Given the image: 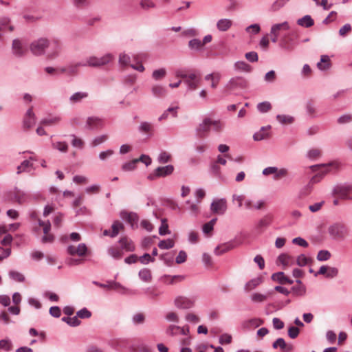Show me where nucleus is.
Wrapping results in <instances>:
<instances>
[{"mask_svg": "<svg viewBox=\"0 0 352 352\" xmlns=\"http://www.w3.org/2000/svg\"><path fill=\"white\" fill-rule=\"evenodd\" d=\"M337 167H338V165L335 162H331V163L327 164H320V165L312 166L311 167L312 170L318 171V173L315 175L311 179L309 183L308 184V185L307 186H305L302 189L301 193L305 196L308 195L311 192V187L314 184H316V183L319 182L322 179V178L324 177V175H325L326 174L329 173L332 168H337Z\"/></svg>", "mask_w": 352, "mask_h": 352, "instance_id": "nucleus-1", "label": "nucleus"}, {"mask_svg": "<svg viewBox=\"0 0 352 352\" xmlns=\"http://www.w3.org/2000/svg\"><path fill=\"white\" fill-rule=\"evenodd\" d=\"M176 76L184 79L188 89L190 90H195L199 86L200 77L195 73L191 72L186 74L182 71H177L176 72Z\"/></svg>", "mask_w": 352, "mask_h": 352, "instance_id": "nucleus-2", "label": "nucleus"}, {"mask_svg": "<svg viewBox=\"0 0 352 352\" xmlns=\"http://www.w3.org/2000/svg\"><path fill=\"white\" fill-rule=\"evenodd\" d=\"M219 123L211 118H205L197 129V135L200 138L205 137L211 129L218 130Z\"/></svg>", "mask_w": 352, "mask_h": 352, "instance_id": "nucleus-3", "label": "nucleus"}, {"mask_svg": "<svg viewBox=\"0 0 352 352\" xmlns=\"http://www.w3.org/2000/svg\"><path fill=\"white\" fill-rule=\"evenodd\" d=\"M50 41L45 38H41L33 41L30 46V51L36 56L43 54L45 50L49 47Z\"/></svg>", "mask_w": 352, "mask_h": 352, "instance_id": "nucleus-4", "label": "nucleus"}, {"mask_svg": "<svg viewBox=\"0 0 352 352\" xmlns=\"http://www.w3.org/2000/svg\"><path fill=\"white\" fill-rule=\"evenodd\" d=\"M113 57L111 54H107L101 58L90 56L87 58L86 63H83L85 64V66L100 67L109 63L113 60Z\"/></svg>", "mask_w": 352, "mask_h": 352, "instance_id": "nucleus-5", "label": "nucleus"}, {"mask_svg": "<svg viewBox=\"0 0 352 352\" xmlns=\"http://www.w3.org/2000/svg\"><path fill=\"white\" fill-rule=\"evenodd\" d=\"M329 233L336 239H344L348 234L346 226L341 223H336L329 226Z\"/></svg>", "mask_w": 352, "mask_h": 352, "instance_id": "nucleus-6", "label": "nucleus"}, {"mask_svg": "<svg viewBox=\"0 0 352 352\" xmlns=\"http://www.w3.org/2000/svg\"><path fill=\"white\" fill-rule=\"evenodd\" d=\"M38 225L43 229L44 236L42 238V242L43 243H52L54 240V236L50 233L51 230V223L49 221H43L41 219L38 220Z\"/></svg>", "mask_w": 352, "mask_h": 352, "instance_id": "nucleus-7", "label": "nucleus"}, {"mask_svg": "<svg viewBox=\"0 0 352 352\" xmlns=\"http://www.w3.org/2000/svg\"><path fill=\"white\" fill-rule=\"evenodd\" d=\"M173 170L174 167L172 165L158 167L153 171V173H151L148 176V179L150 180H154L158 177H166L172 174Z\"/></svg>", "mask_w": 352, "mask_h": 352, "instance_id": "nucleus-8", "label": "nucleus"}, {"mask_svg": "<svg viewBox=\"0 0 352 352\" xmlns=\"http://www.w3.org/2000/svg\"><path fill=\"white\" fill-rule=\"evenodd\" d=\"M333 194L342 199H352V186H338L334 188Z\"/></svg>", "mask_w": 352, "mask_h": 352, "instance_id": "nucleus-9", "label": "nucleus"}, {"mask_svg": "<svg viewBox=\"0 0 352 352\" xmlns=\"http://www.w3.org/2000/svg\"><path fill=\"white\" fill-rule=\"evenodd\" d=\"M212 36L206 35L203 41L197 38L192 39L188 43V47L192 50H201L204 48V45L212 41Z\"/></svg>", "mask_w": 352, "mask_h": 352, "instance_id": "nucleus-10", "label": "nucleus"}, {"mask_svg": "<svg viewBox=\"0 0 352 352\" xmlns=\"http://www.w3.org/2000/svg\"><path fill=\"white\" fill-rule=\"evenodd\" d=\"M67 251L71 256H83L87 253V248L85 243H80L78 246H68Z\"/></svg>", "mask_w": 352, "mask_h": 352, "instance_id": "nucleus-11", "label": "nucleus"}, {"mask_svg": "<svg viewBox=\"0 0 352 352\" xmlns=\"http://www.w3.org/2000/svg\"><path fill=\"white\" fill-rule=\"evenodd\" d=\"M36 116L33 112L32 107L27 111L23 120V128L25 130L31 129L36 123Z\"/></svg>", "mask_w": 352, "mask_h": 352, "instance_id": "nucleus-12", "label": "nucleus"}, {"mask_svg": "<svg viewBox=\"0 0 352 352\" xmlns=\"http://www.w3.org/2000/svg\"><path fill=\"white\" fill-rule=\"evenodd\" d=\"M195 301L192 299L185 296H178L175 300V305L179 309H189L194 305Z\"/></svg>", "mask_w": 352, "mask_h": 352, "instance_id": "nucleus-13", "label": "nucleus"}, {"mask_svg": "<svg viewBox=\"0 0 352 352\" xmlns=\"http://www.w3.org/2000/svg\"><path fill=\"white\" fill-rule=\"evenodd\" d=\"M338 273V269L323 265L320 268L319 271L315 274V276H316L318 274H322L327 278H333L337 276Z\"/></svg>", "mask_w": 352, "mask_h": 352, "instance_id": "nucleus-14", "label": "nucleus"}, {"mask_svg": "<svg viewBox=\"0 0 352 352\" xmlns=\"http://www.w3.org/2000/svg\"><path fill=\"white\" fill-rule=\"evenodd\" d=\"M52 52H49V54H47V58L49 59H54L56 57H57L60 54L62 49V45L60 41L58 39H54L52 41Z\"/></svg>", "mask_w": 352, "mask_h": 352, "instance_id": "nucleus-15", "label": "nucleus"}, {"mask_svg": "<svg viewBox=\"0 0 352 352\" xmlns=\"http://www.w3.org/2000/svg\"><path fill=\"white\" fill-rule=\"evenodd\" d=\"M119 243L121 246L122 250L126 252H133L135 250V245L133 242L127 236L121 237L119 240Z\"/></svg>", "mask_w": 352, "mask_h": 352, "instance_id": "nucleus-16", "label": "nucleus"}, {"mask_svg": "<svg viewBox=\"0 0 352 352\" xmlns=\"http://www.w3.org/2000/svg\"><path fill=\"white\" fill-rule=\"evenodd\" d=\"M146 54H139L133 56L134 60L137 62L135 64L130 65L132 68L139 72H144V67L142 64V61L146 59Z\"/></svg>", "mask_w": 352, "mask_h": 352, "instance_id": "nucleus-17", "label": "nucleus"}, {"mask_svg": "<svg viewBox=\"0 0 352 352\" xmlns=\"http://www.w3.org/2000/svg\"><path fill=\"white\" fill-rule=\"evenodd\" d=\"M272 279L274 281L278 282L280 284L292 285L293 283V280L285 276V274L282 272L273 274L272 276Z\"/></svg>", "mask_w": 352, "mask_h": 352, "instance_id": "nucleus-18", "label": "nucleus"}, {"mask_svg": "<svg viewBox=\"0 0 352 352\" xmlns=\"http://www.w3.org/2000/svg\"><path fill=\"white\" fill-rule=\"evenodd\" d=\"M86 126L90 129H98L102 126V120L98 117H89L87 120Z\"/></svg>", "mask_w": 352, "mask_h": 352, "instance_id": "nucleus-19", "label": "nucleus"}, {"mask_svg": "<svg viewBox=\"0 0 352 352\" xmlns=\"http://www.w3.org/2000/svg\"><path fill=\"white\" fill-rule=\"evenodd\" d=\"M263 324V320L259 318H252L244 321L242 324L243 328L245 329H255Z\"/></svg>", "mask_w": 352, "mask_h": 352, "instance_id": "nucleus-20", "label": "nucleus"}, {"mask_svg": "<svg viewBox=\"0 0 352 352\" xmlns=\"http://www.w3.org/2000/svg\"><path fill=\"white\" fill-rule=\"evenodd\" d=\"M270 128V126L262 127L259 131L254 133L253 136L254 140L255 141H260L267 138L269 137V130Z\"/></svg>", "mask_w": 352, "mask_h": 352, "instance_id": "nucleus-21", "label": "nucleus"}, {"mask_svg": "<svg viewBox=\"0 0 352 352\" xmlns=\"http://www.w3.org/2000/svg\"><path fill=\"white\" fill-rule=\"evenodd\" d=\"M12 50L14 54L18 56H23L25 52V50L23 47L21 42L17 39L13 41Z\"/></svg>", "mask_w": 352, "mask_h": 352, "instance_id": "nucleus-22", "label": "nucleus"}, {"mask_svg": "<svg viewBox=\"0 0 352 352\" xmlns=\"http://www.w3.org/2000/svg\"><path fill=\"white\" fill-rule=\"evenodd\" d=\"M278 261L283 265L288 267L294 264V258L287 254H281L278 257Z\"/></svg>", "mask_w": 352, "mask_h": 352, "instance_id": "nucleus-23", "label": "nucleus"}, {"mask_svg": "<svg viewBox=\"0 0 352 352\" xmlns=\"http://www.w3.org/2000/svg\"><path fill=\"white\" fill-rule=\"evenodd\" d=\"M217 219H213L208 223H206L202 226V230L204 234L207 236H210L212 235L213 228L215 223H217Z\"/></svg>", "mask_w": 352, "mask_h": 352, "instance_id": "nucleus-24", "label": "nucleus"}, {"mask_svg": "<svg viewBox=\"0 0 352 352\" xmlns=\"http://www.w3.org/2000/svg\"><path fill=\"white\" fill-rule=\"evenodd\" d=\"M121 217L124 220L130 223L131 226H133L138 221V216L135 213L122 212Z\"/></svg>", "mask_w": 352, "mask_h": 352, "instance_id": "nucleus-25", "label": "nucleus"}, {"mask_svg": "<svg viewBox=\"0 0 352 352\" xmlns=\"http://www.w3.org/2000/svg\"><path fill=\"white\" fill-rule=\"evenodd\" d=\"M85 67V64L82 62L76 63L74 64H70L67 66V75L75 76L78 73V67Z\"/></svg>", "mask_w": 352, "mask_h": 352, "instance_id": "nucleus-26", "label": "nucleus"}, {"mask_svg": "<svg viewBox=\"0 0 352 352\" xmlns=\"http://www.w3.org/2000/svg\"><path fill=\"white\" fill-rule=\"evenodd\" d=\"M331 63L330 58L327 55H322L320 58V61L318 63L317 67L320 70H325L330 67Z\"/></svg>", "mask_w": 352, "mask_h": 352, "instance_id": "nucleus-27", "label": "nucleus"}, {"mask_svg": "<svg viewBox=\"0 0 352 352\" xmlns=\"http://www.w3.org/2000/svg\"><path fill=\"white\" fill-rule=\"evenodd\" d=\"M111 237H116L120 231L124 230V226L122 223L119 221H115L111 226Z\"/></svg>", "mask_w": 352, "mask_h": 352, "instance_id": "nucleus-28", "label": "nucleus"}, {"mask_svg": "<svg viewBox=\"0 0 352 352\" xmlns=\"http://www.w3.org/2000/svg\"><path fill=\"white\" fill-rule=\"evenodd\" d=\"M289 29V25L287 22H283L281 23H278L274 25L271 28V34H278L279 35V32L282 30H287Z\"/></svg>", "mask_w": 352, "mask_h": 352, "instance_id": "nucleus-29", "label": "nucleus"}, {"mask_svg": "<svg viewBox=\"0 0 352 352\" xmlns=\"http://www.w3.org/2000/svg\"><path fill=\"white\" fill-rule=\"evenodd\" d=\"M274 220V216L272 214H267L258 223V228H263L270 226Z\"/></svg>", "mask_w": 352, "mask_h": 352, "instance_id": "nucleus-30", "label": "nucleus"}, {"mask_svg": "<svg viewBox=\"0 0 352 352\" xmlns=\"http://www.w3.org/2000/svg\"><path fill=\"white\" fill-rule=\"evenodd\" d=\"M61 120L60 116H54L48 118H45L40 122L41 125L52 126L58 124Z\"/></svg>", "mask_w": 352, "mask_h": 352, "instance_id": "nucleus-31", "label": "nucleus"}, {"mask_svg": "<svg viewBox=\"0 0 352 352\" xmlns=\"http://www.w3.org/2000/svg\"><path fill=\"white\" fill-rule=\"evenodd\" d=\"M297 285L292 287V291L294 294L297 296H303L306 292L305 286L302 283L300 280H296Z\"/></svg>", "mask_w": 352, "mask_h": 352, "instance_id": "nucleus-32", "label": "nucleus"}, {"mask_svg": "<svg viewBox=\"0 0 352 352\" xmlns=\"http://www.w3.org/2000/svg\"><path fill=\"white\" fill-rule=\"evenodd\" d=\"M108 253L115 259H120L123 256L122 249L118 247H110L108 249Z\"/></svg>", "mask_w": 352, "mask_h": 352, "instance_id": "nucleus-33", "label": "nucleus"}, {"mask_svg": "<svg viewBox=\"0 0 352 352\" xmlns=\"http://www.w3.org/2000/svg\"><path fill=\"white\" fill-rule=\"evenodd\" d=\"M297 23L300 26L309 28L314 25V22L309 15H306L302 18L299 19L297 21Z\"/></svg>", "mask_w": 352, "mask_h": 352, "instance_id": "nucleus-34", "label": "nucleus"}, {"mask_svg": "<svg viewBox=\"0 0 352 352\" xmlns=\"http://www.w3.org/2000/svg\"><path fill=\"white\" fill-rule=\"evenodd\" d=\"M87 96L88 94L87 92H76L69 98V100L72 103L74 104L80 102Z\"/></svg>", "mask_w": 352, "mask_h": 352, "instance_id": "nucleus-35", "label": "nucleus"}, {"mask_svg": "<svg viewBox=\"0 0 352 352\" xmlns=\"http://www.w3.org/2000/svg\"><path fill=\"white\" fill-rule=\"evenodd\" d=\"M178 107H170L168 108L166 111H165L162 115L159 118V120L160 121H162V120H166L168 117V115H170V113L172 115V116L173 118H175L177 117V110Z\"/></svg>", "mask_w": 352, "mask_h": 352, "instance_id": "nucleus-36", "label": "nucleus"}, {"mask_svg": "<svg viewBox=\"0 0 352 352\" xmlns=\"http://www.w3.org/2000/svg\"><path fill=\"white\" fill-rule=\"evenodd\" d=\"M152 93L156 97H164L166 94V90L164 87L157 85L152 87Z\"/></svg>", "mask_w": 352, "mask_h": 352, "instance_id": "nucleus-37", "label": "nucleus"}, {"mask_svg": "<svg viewBox=\"0 0 352 352\" xmlns=\"http://www.w3.org/2000/svg\"><path fill=\"white\" fill-rule=\"evenodd\" d=\"M140 278L144 282H151L152 279L151 272L148 269H142L139 272Z\"/></svg>", "mask_w": 352, "mask_h": 352, "instance_id": "nucleus-38", "label": "nucleus"}, {"mask_svg": "<svg viewBox=\"0 0 352 352\" xmlns=\"http://www.w3.org/2000/svg\"><path fill=\"white\" fill-rule=\"evenodd\" d=\"M234 67L237 70H240L245 72H250L252 67L250 65L247 64L244 61H238L234 64Z\"/></svg>", "mask_w": 352, "mask_h": 352, "instance_id": "nucleus-39", "label": "nucleus"}, {"mask_svg": "<svg viewBox=\"0 0 352 352\" xmlns=\"http://www.w3.org/2000/svg\"><path fill=\"white\" fill-rule=\"evenodd\" d=\"M295 36V34H288L285 35L281 40V45L283 47L287 49H292V46L290 41L292 40V37Z\"/></svg>", "mask_w": 352, "mask_h": 352, "instance_id": "nucleus-40", "label": "nucleus"}, {"mask_svg": "<svg viewBox=\"0 0 352 352\" xmlns=\"http://www.w3.org/2000/svg\"><path fill=\"white\" fill-rule=\"evenodd\" d=\"M175 245V242L173 239H167L160 241L158 247L160 249L168 250L172 248Z\"/></svg>", "mask_w": 352, "mask_h": 352, "instance_id": "nucleus-41", "label": "nucleus"}, {"mask_svg": "<svg viewBox=\"0 0 352 352\" xmlns=\"http://www.w3.org/2000/svg\"><path fill=\"white\" fill-rule=\"evenodd\" d=\"M276 119L283 124H289L294 122V118L287 115H278Z\"/></svg>", "mask_w": 352, "mask_h": 352, "instance_id": "nucleus-42", "label": "nucleus"}, {"mask_svg": "<svg viewBox=\"0 0 352 352\" xmlns=\"http://www.w3.org/2000/svg\"><path fill=\"white\" fill-rule=\"evenodd\" d=\"M9 276L12 280L17 282H23L25 280L24 276L17 271L11 270L9 272Z\"/></svg>", "mask_w": 352, "mask_h": 352, "instance_id": "nucleus-43", "label": "nucleus"}, {"mask_svg": "<svg viewBox=\"0 0 352 352\" xmlns=\"http://www.w3.org/2000/svg\"><path fill=\"white\" fill-rule=\"evenodd\" d=\"M138 164V160L134 159L129 162L124 164L122 166V169L124 171H131L136 168V165Z\"/></svg>", "mask_w": 352, "mask_h": 352, "instance_id": "nucleus-44", "label": "nucleus"}, {"mask_svg": "<svg viewBox=\"0 0 352 352\" xmlns=\"http://www.w3.org/2000/svg\"><path fill=\"white\" fill-rule=\"evenodd\" d=\"M166 75V71L165 69L162 68L160 69L155 70L152 74V77L156 80L162 79Z\"/></svg>", "mask_w": 352, "mask_h": 352, "instance_id": "nucleus-45", "label": "nucleus"}, {"mask_svg": "<svg viewBox=\"0 0 352 352\" xmlns=\"http://www.w3.org/2000/svg\"><path fill=\"white\" fill-rule=\"evenodd\" d=\"M14 199L19 204H22L25 200V195L23 192L16 190L14 192Z\"/></svg>", "mask_w": 352, "mask_h": 352, "instance_id": "nucleus-46", "label": "nucleus"}, {"mask_svg": "<svg viewBox=\"0 0 352 352\" xmlns=\"http://www.w3.org/2000/svg\"><path fill=\"white\" fill-rule=\"evenodd\" d=\"M32 166V164L30 163L29 160H24L19 166H18L17 174H21V173L28 170V168Z\"/></svg>", "mask_w": 352, "mask_h": 352, "instance_id": "nucleus-47", "label": "nucleus"}, {"mask_svg": "<svg viewBox=\"0 0 352 352\" xmlns=\"http://www.w3.org/2000/svg\"><path fill=\"white\" fill-rule=\"evenodd\" d=\"M140 5L142 9L146 10L155 7V4L152 0H141Z\"/></svg>", "mask_w": 352, "mask_h": 352, "instance_id": "nucleus-48", "label": "nucleus"}, {"mask_svg": "<svg viewBox=\"0 0 352 352\" xmlns=\"http://www.w3.org/2000/svg\"><path fill=\"white\" fill-rule=\"evenodd\" d=\"M261 283V278H260L252 279L246 284V286H245L246 289L248 291H250V290L254 289Z\"/></svg>", "mask_w": 352, "mask_h": 352, "instance_id": "nucleus-49", "label": "nucleus"}, {"mask_svg": "<svg viewBox=\"0 0 352 352\" xmlns=\"http://www.w3.org/2000/svg\"><path fill=\"white\" fill-rule=\"evenodd\" d=\"M320 156L321 151L319 148H312L307 153V157L311 160H316Z\"/></svg>", "mask_w": 352, "mask_h": 352, "instance_id": "nucleus-50", "label": "nucleus"}, {"mask_svg": "<svg viewBox=\"0 0 352 352\" xmlns=\"http://www.w3.org/2000/svg\"><path fill=\"white\" fill-rule=\"evenodd\" d=\"M165 282L168 284H174L177 282H181L184 279L183 276H166Z\"/></svg>", "mask_w": 352, "mask_h": 352, "instance_id": "nucleus-51", "label": "nucleus"}, {"mask_svg": "<svg viewBox=\"0 0 352 352\" xmlns=\"http://www.w3.org/2000/svg\"><path fill=\"white\" fill-rule=\"evenodd\" d=\"M272 108V105L269 102H261L257 105V109L262 113L269 111Z\"/></svg>", "mask_w": 352, "mask_h": 352, "instance_id": "nucleus-52", "label": "nucleus"}, {"mask_svg": "<svg viewBox=\"0 0 352 352\" xmlns=\"http://www.w3.org/2000/svg\"><path fill=\"white\" fill-rule=\"evenodd\" d=\"M53 147L61 152H67L68 145L65 142H57L53 144Z\"/></svg>", "mask_w": 352, "mask_h": 352, "instance_id": "nucleus-53", "label": "nucleus"}, {"mask_svg": "<svg viewBox=\"0 0 352 352\" xmlns=\"http://www.w3.org/2000/svg\"><path fill=\"white\" fill-rule=\"evenodd\" d=\"M170 232H169V230H168V226L166 223V219H162V225L160 227V229H159V234L160 235H165V234H169Z\"/></svg>", "mask_w": 352, "mask_h": 352, "instance_id": "nucleus-54", "label": "nucleus"}, {"mask_svg": "<svg viewBox=\"0 0 352 352\" xmlns=\"http://www.w3.org/2000/svg\"><path fill=\"white\" fill-rule=\"evenodd\" d=\"M352 30L351 25L350 24H345L339 30L340 36L344 37L349 34Z\"/></svg>", "mask_w": 352, "mask_h": 352, "instance_id": "nucleus-55", "label": "nucleus"}, {"mask_svg": "<svg viewBox=\"0 0 352 352\" xmlns=\"http://www.w3.org/2000/svg\"><path fill=\"white\" fill-rule=\"evenodd\" d=\"M311 259H309V258H307L305 255L304 254H300L299 255L298 257H297V259H296V263L297 265H298L299 266H305L306 265L309 261H310Z\"/></svg>", "mask_w": 352, "mask_h": 352, "instance_id": "nucleus-56", "label": "nucleus"}, {"mask_svg": "<svg viewBox=\"0 0 352 352\" xmlns=\"http://www.w3.org/2000/svg\"><path fill=\"white\" fill-rule=\"evenodd\" d=\"M236 243L232 241L221 244V253L228 252L236 247Z\"/></svg>", "mask_w": 352, "mask_h": 352, "instance_id": "nucleus-57", "label": "nucleus"}, {"mask_svg": "<svg viewBox=\"0 0 352 352\" xmlns=\"http://www.w3.org/2000/svg\"><path fill=\"white\" fill-rule=\"evenodd\" d=\"M330 256L331 254L327 250H320L317 255V259L319 261H327L330 258Z\"/></svg>", "mask_w": 352, "mask_h": 352, "instance_id": "nucleus-58", "label": "nucleus"}, {"mask_svg": "<svg viewBox=\"0 0 352 352\" xmlns=\"http://www.w3.org/2000/svg\"><path fill=\"white\" fill-rule=\"evenodd\" d=\"M287 1L285 0H276L275 1L272 6H271V10L272 11H277L280 8H281L282 7H283V6L285 5V3H286Z\"/></svg>", "mask_w": 352, "mask_h": 352, "instance_id": "nucleus-59", "label": "nucleus"}, {"mask_svg": "<svg viewBox=\"0 0 352 352\" xmlns=\"http://www.w3.org/2000/svg\"><path fill=\"white\" fill-rule=\"evenodd\" d=\"M188 240L191 243H197L199 241V236L197 232L190 231L188 234Z\"/></svg>", "mask_w": 352, "mask_h": 352, "instance_id": "nucleus-60", "label": "nucleus"}, {"mask_svg": "<svg viewBox=\"0 0 352 352\" xmlns=\"http://www.w3.org/2000/svg\"><path fill=\"white\" fill-rule=\"evenodd\" d=\"M274 349H278L280 348V349L283 350L286 347V342L283 338H278L272 345Z\"/></svg>", "mask_w": 352, "mask_h": 352, "instance_id": "nucleus-61", "label": "nucleus"}, {"mask_svg": "<svg viewBox=\"0 0 352 352\" xmlns=\"http://www.w3.org/2000/svg\"><path fill=\"white\" fill-rule=\"evenodd\" d=\"M186 204L190 205V210L194 215H197L199 213L200 209L198 205L199 203L193 204L190 203V201H187Z\"/></svg>", "mask_w": 352, "mask_h": 352, "instance_id": "nucleus-62", "label": "nucleus"}, {"mask_svg": "<svg viewBox=\"0 0 352 352\" xmlns=\"http://www.w3.org/2000/svg\"><path fill=\"white\" fill-rule=\"evenodd\" d=\"M170 159V155L167 152H162L158 157V161L160 163L164 164L169 162Z\"/></svg>", "mask_w": 352, "mask_h": 352, "instance_id": "nucleus-63", "label": "nucleus"}, {"mask_svg": "<svg viewBox=\"0 0 352 352\" xmlns=\"http://www.w3.org/2000/svg\"><path fill=\"white\" fill-rule=\"evenodd\" d=\"M186 258H187L186 253L184 251L181 250L179 252L177 256L176 257L175 261L177 264H181V263H184L186 261Z\"/></svg>", "mask_w": 352, "mask_h": 352, "instance_id": "nucleus-64", "label": "nucleus"}]
</instances>
